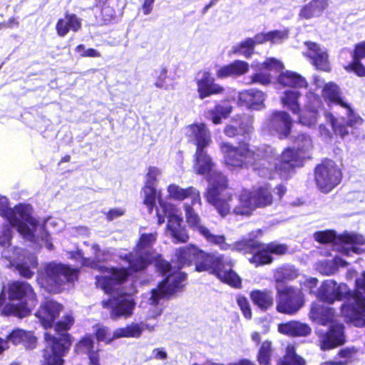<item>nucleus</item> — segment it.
I'll list each match as a JSON object with an SVG mask.
<instances>
[{"label": "nucleus", "instance_id": "nucleus-1", "mask_svg": "<svg viewBox=\"0 0 365 365\" xmlns=\"http://www.w3.org/2000/svg\"><path fill=\"white\" fill-rule=\"evenodd\" d=\"M219 148L223 156V163L234 170L255 168L267 158L264 147L252 146L245 141L239 142L237 145L230 142H222Z\"/></svg>", "mask_w": 365, "mask_h": 365}, {"label": "nucleus", "instance_id": "nucleus-2", "mask_svg": "<svg viewBox=\"0 0 365 365\" xmlns=\"http://www.w3.org/2000/svg\"><path fill=\"white\" fill-rule=\"evenodd\" d=\"M234 250L244 255L250 254L248 262L255 267L271 264L273 255L282 256L287 253L285 244L272 241L264 243L255 237L242 238L234 243Z\"/></svg>", "mask_w": 365, "mask_h": 365}, {"label": "nucleus", "instance_id": "nucleus-3", "mask_svg": "<svg viewBox=\"0 0 365 365\" xmlns=\"http://www.w3.org/2000/svg\"><path fill=\"white\" fill-rule=\"evenodd\" d=\"M79 274V268L61 262H50L39 271L37 280L48 292L59 294L63 291L66 284H74L78 279Z\"/></svg>", "mask_w": 365, "mask_h": 365}, {"label": "nucleus", "instance_id": "nucleus-4", "mask_svg": "<svg viewBox=\"0 0 365 365\" xmlns=\"http://www.w3.org/2000/svg\"><path fill=\"white\" fill-rule=\"evenodd\" d=\"M235 260L230 256L217 252H207L204 262L199 266L202 272L214 275L221 282L235 289L242 287V279L234 269Z\"/></svg>", "mask_w": 365, "mask_h": 365}, {"label": "nucleus", "instance_id": "nucleus-5", "mask_svg": "<svg viewBox=\"0 0 365 365\" xmlns=\"http://www.w3.org/2000/svg\"><path fill=\"white\" fill-rule=\"evenodd\" d=\"M32 212L33 207L30 204L19 203L14 207H10L8 203L0 204V216L24 238L31 239L34 237L29 225L35 226L38 221L32 216Z\"/></svg>", "mask_w": 365, "mask_h": 365}, {"label": "nucleus", "instance_id": "nucleus-6", "mask_svg": "<svg viewBox=\"0 0 365 365\" xmlns=\"http://www.w3.org/2000/svg\"><path fill=\"white\" fill-rule=\"evenodd\" d=\"M346 302L341 307V313L348 322L362 319L365 316V272L355 281L354 291L344 294Z\"/></svg>", "mask_w": 365, "mask_h": 365}, {"label": "nucleus", "instance_id": "nucleus-7", "mask_svg": "<svg viewBox=\"0 0 365 365\" xmlns=\"http://www.w3.org/2000/svg\"><path fill=\"white\" fill-rule=\"evenodd\" d=\"M343 173L335 161L324 158L314 168V179L317 188L324 194H328L341 182Z\"/></svg>", "mask_w": 365, "mask_h": 365}, {"label": "nucleus", "instance_id": "nucleus-8", "mask_svg": "<svg viewBox=\"0 0 365 365\" xmlns=\"http://www.w3.org/2000/svg\"><path fill=\"white\" fill-rule=\"evenodd\" d=\"M45 346L42 350V365H64L66 356L71 349L68 334L53 336L49 332H45Z\"/></svg>", "mask_w": 365, "mask_h": 365}, {"label": "nucleus", "instance_id": "nucleus-9", "mask_svg": "<svg viewBox=\"0 0 365 365\" xmlns=\"http://www.w3.org/2000/svg\"><path fill=\"white\" fill-rule=\"evenodd\" d=\"M305 157L301 155L294 147H286L280 153L273 172L281 179L289 180L296 173L297 168L304 166Z\"/></svg>", "mask_w": 365, "mask_h": 365}, {"label": "nucleus", "instance_id": "nucleus-10", "mask_svg": "<svg viewBox=\"0 0 365 365\" xmlns=\"http://www.w3.org/2000/svg\"><path fill=\"white\" fill-rule=\"evenodd\" d=\"M206 254L207 252L192 244L178 248L175 252V259H173V262L176 264L177 270L173 273L182 272L181 269L183 267H190L192 264H195V271L202 272L199 266L204 262Z\"/></svg>", "mask_w": 365, "mask_h": 365}, {"label": "nucleus", "instance_id": "nucleus-11", "mask_svg": "<svg viewBox=\"0 0 365 365\" xmlns=\"http://www.w3.org/2000/svg\"><path fill=\"white\" fill-rule=\"evenodd\" d=\"M192 205L191 203L190 205L185 204L184 206L185 219L188 226L191 229L197 230L208 243L217 245L221 250H227L228 245L226 243L225 235L212 234L209 228L201 225V219Z\"/></svg>", "mask_w": 365, "mask_h": 365}, {"label": "nucleus", "instance_id": "nucleus-12", "mask_svg": "<svg viewBox=\"0 0 365 365\" xmlns=\"http://www.w3.org/2000/svg\"><path fill=\"white\" fill-rule=\"evenodd\" d=\"M277 297L276 310L281 314L293 315L304 304L300 291L292 286L277 289Z\"/></svg>", "mask_w": 365, "mask_h": 365}, {"label": "nucleus", "instance_id": "nucleus-13", "mask_svg": "<svg viewBox=\"0 0 365 365\" xmlns=\"http://www.w3.org/2000/svg\"><path fill=\"white\" fill-rule=\"evenodd\" d=\"M187 274L186 272H175L164 277L158 284V287L152 290L150 299L155 304H158L161 299L181 291L185 284Z\"/></svg>", "mask_w": 365, "mask_h": 365}, {"label": "nucleus", "instance_id": "nucleus-14", "mask_svg": "<svg viewBox=\"0 0 365 365\" xmlns=\"http://www.w3.org/2000/svg\"><path fill=\"white\" fill-rule=\"evenodd\" d=\"M120 259L127 263L126 267H103L108 274H110L114 280L118 285L125 284L130 276L143 273L146 271L142 266L141 259L133 257L131 255H123L120 256Z\"/></svg>", "mask_w": 365, "mask_h": 365}, {"label": "nucleus", "instance_id": "nucleus-15", "mask_svg": "<svg viewBox=\"0 0 365 365\" xmlns=\"http://www.w3.org/2000/svg\"><path fill=\"white\" fill-rule=\"evenodd\" d=\"M157 236L156 232L141 234L133 250L125 254L143 260L142 267L147 270L152 264V256L154 255L152 247L157 240Z\"/></svg>", "mask_w": 365, "mask_h": 365}, {"label": "nucleus", "instance_id": "nucleus-16", "mask_svg": "<svg viewBox=\"0 0 365 365\" xmlns=\"http://www.w3.org/2000/svg\"><path fill=\"white\" fill-rule=\"evenodd\" d=\"M318 345L322 351L335 349L346 342L344 326L341 323L331 324L325 332L318 334Z\"/></svg>", "mask_w": 365, "mask_h": 365}, {"label": "nucleus", "instance_id": "nucleus-17", "mask_svg": "<svg viewBox=\"0 0 365 365\" xmlns=\"http://www.w3.org/2000/svg\"><path fill=\"white\" fill-rule=\"evenodd\" d=\"M293 120L285 110H274L268 118L269 128L275 132L279 139L288 138L292 133Z\"/></svg>", "mask_w": 365, "mask_h": 365}, {"label": "nucleus", "instance_id": "nucleus-18", "mask_svg": "<svg viewBox=\"0 0 365 365\" xmlns=\"http://www.w3.org/2000/svg\"><path fill=\"white\" fill-rule=\"evenodd\" d=\"M63 305L53 299H46L36 312L42 327L46 329L51 328L55 320L58 317L63 309Z\"/></svg>", "mask_w": 365, "mask_h": 365}, {"label": "nucleus", "instance_id": "nucleus-19", "mask_svg": "<svg viewBox=\"0 0 365 365\" xmlns=\"http://www.w3.org/2000/svg\"><path fill=\"white\" fill-rule=\"evenodd\" d=\"M104 309H110V317L113 320H117L121 317L128 318L133 314L135 303L126 298L110 297L101 302Z\"/></svg>", "mask_w": 365, "mask_h": 365}, {"label": "nucleus", "instance_id": "nucleus-20", "mask_svg": "<svg viewBox=\"0 0 365 365\" xmlns=\"http://www.w3.org/2000/svg\"><path fill=\"white\" fill-rule=\"evenodd\" d=\"M187 137L196 149H204L212 143L210 132L205 123H195L187 126Z\"/></svg>", "mask_w": 365, "mask_h": 365}, {"label": "nucleus", "instance_id": "nucleus-21", "mask_svg": "<svg viewBox=\"0 0 365 365\" xmlns=\"http://www.w3.org/2000/svg\"><path fill=\"white\" fill-rule=\"evenodd\" d=\"M196 84L197 91L200 99L222 94L225 92V88L215 83V78L208 71L202 72L201 78L196 81Z\"/></svg>", "mask_w": 365, "mask_h": 365}, {"label": "nucleus", "instance_id": "nucleus-22", "mask_svg": "<svg viewBox=\"0 0 365 365\" xmlns=\"http://www.w3.org/2000/svg\"><path fill=\"white\" fill-rule=\"evenodd\" d=\"M206 202L212 205L222 217H225L232 212V201L233 195L230 192H215L204 195Z\"/></svg>", "mask_w": 365, "mask_h": 365}, {"label": "nucleus", "instance_id": "nucleus-23", "mask_svg": "<svg viewBox=\"0 0 365 365\" xmlns=\"http://www.w3.org/2000/svg\"><path fill=\"white\" fill-rule=\"evenodd\" d=\"M322 106V102L318 96L308 100L303 109L300 108V113L298 115V123L310 127L314 125L319 118V109Z\"/></svg>", "mask_w": 365, "mask_h": 365}, {"label": "nucleus", "instance_id": "nucleus-24", "mask_svg": "<svg viewBox=\"0 0 365 365\" xmlns=\"http://www.w3.org/2000/svg\"><path fill=\"white\" fill-rule=\"evenodd\" d=\"M304 44L309 51L308 56L317 69L324 72H330L331 67L327 51L321 49L319 44L315 42L306 41Z\"/></svg>", "mask_w": 365, "mask_h": 365}, {"label": "nucleus", "instance_id": "nucleus-25", "mask_svg": "<svg viewBox=\"0 0 365 365\" xmlns=\"http://www.w3.org/2000/svg\"><path fill=\"white\" fill-rule=\"evenodd\" d=\"M250 70V65L242 60H234L232 62L219 66L216 70V77L218 79L238 78L244 76Z\"/></svg>", "mask_w": 365, "mask_h": 365}, {"label": "nucleus", "instance_id": "nucleus-26", "mask_svg": "<svg viewBox=\"0 0 365 365\" xmlns=\"http://www.w3.org/2000/svg\"><path fill=\"white\" fill-rule=\"evenodd\" d=\"M182 217L180 215L175 214L168 215L166 227L175 244L186 243L190 239L185 227L182 225Z\"/></svg>", "mask_w": 365, "mask_h": 365}, {"label": "nucleus", "instance_id": "nucleus-27", "mask_svg": "<svg viewBox=\"0 0 365 365\" xmlns=\"http://www.w3.org/2000/svg\"><path fill=\"white\" fill-rule=\"evenodd\" d=\"M168 192L170 198L175 200L182 201L186 198L190 197L192 205L197 204L200 206L202 205L200 192L192 186L181 188L178 185L171 184L168 187Z\"/></svg>", "mask_w": 365, "mask_h": 365}, {"label": "nucleus", "instance_id": "nucleus-28", "mask_svg": "<svg viewBox=\"0 0 365 365\" xmlns=\"http://www.w3.org/2000/svg\"><path fill=\"white\" fill-rule=\"evenodd\" d=\"M215 167L211 156L207 153L206 148L195 149L193 155L192 168L194 173L200 175H207Z\"/></svg>", "mask_w": 365, "mask_h": 365}, {"label": "nucleus", "instance_id": "nucleus-29", "mask_svg": "<svg viewBox=\"0 0 365 365\" xmlns=\"http://www.w3.org/2000/svg\"><path fill=\"white\" fill-rule=\"evenodd\" d=\"M351 60L344 66L346 71H356L365 75V65L362 60L365 58V41L356 43L351 52Z\"/></svg>", "mask_w": 365, "mask_h": 365}, {"label": "nucleus", "instance_id": "nucleus-30", "mask_svg": "<svg viewBox=\"0 0 365 365\" xmlns=\"http://www.w3.org/2000/svg\"><path fill=\"white\" fill-rule=\"evenodd\" d=\"M82 27L81 20L76 14L65 12L64 17L57 20L56 31L61 37H64L70 31L78 32Z\"/></svg>", "mask_w": 365, "mask_h": 365}, {"label": "nucleus", "instance_id": "nucleus-31", "mask_svg": "<svg viewBox=\"0 0 365 365\" xmlns=\"http://www.w3.org/2000/svg\"><path fill=\"white\" fill-rule=\"evenodd\" d=\"M322 96L328 106L337 105L341 108L348 107V103L344 101L341 88L335 82L330 81L324 85Z\"/></svg>", "mask_w": 365, "mask_h": 365}, {"label": "nucleus", "instance_id": "nucleus-32", "mask_svg": "<svg viewBox=\"0 0 365 365\" xmlns=\"http://www.w3.org/2000/svg\"><path fill=\"white\" fill-rule=\"evenodd\" d=\"M250 297L252 303L262 312H266L274 307V297L271 289H253L250 293Z\"/></svg>", "mask_w": 365, "mask_h": 365}, {"label": "nucleus", "instance_id": "nucleus-33", "mask_svg": "<svg viewBox=\"0 0 365 365\" xmlns=\"http://www.w3.org/2000/svg\"><path fill=\"white\" fill-rule=\"evenodd\" d=\"M277 329L279 333L292 337L307 336L312 331L308 324L294 320L279 324Z\"/></svg>", "mask_w": 365, "mask_h": 365}, {"label": "nucleus", "instance_id": "nucleus-34", "mask_svg": "<svg viewBox=\"0 0 365 365\" xmlns=\"http://www.w3.org/2000/svg\"><path fill=\"white\" fill-rule=\"evenodd\" d=\"M309 316L312 322H316L320 325L326 326L329 323L334 324L335 314L333 308L313 303L311 306Z\"/></svg>", "mask_w": 365, "mask_h": 365}, {"label": "nucleus", "instance_id": "nucleus-35", "mask_svg": "<svg viewBox=\"0 0 365 365\" xmlns=\"http://www.w3.org/2000/svg\"><path fill=\"white\" fill-rule=\"evenodd\" d=\"M250 193L255 209L264 208L270 206L273 202L272 188L267 183L252 191L250 190Z\"/></svg>", "mask_w": 365, "mask_h": 365}, {"label": "nucleus", "instance_id": "nucleus-36", "mask_svg": "<svg viewBox=\"0 0 365 365\" xmlns=\"http://www.w3.org/2000/svg\"><path fill=\"white\" fill-rule=\"evenodd\" d=\"M328 7L329 0H311L301 7L299 17L305 20L319 17Z\"/></svg>", "mask_w": 365, "mask_h": 365}, {"label": "nucleus", "instance_id": "nucleus-37", "mask_svg": "<svg viewBox=\"0 0 365 365\" xmlns=\"http://www.w3.org/2000/svg\"><path fill=\"white\" fill-rule=\"evenodd\" d=\"M242 106L249 108L259 109L264 101V93L257 89H248L241 91L238 96Z\"/></svg>", "mask_w": 365, "mask_h": 365}, {"label": "nucleus", "instance_id": "nucleus-38", "mask_svg": "<svg viewBox=\"0 0 365 365\" xmlns=\"http://www.w3.org/2000/svg\"><path fill=\"white\" fill-rule=\"evenodd\" d=\"M207 182L209 186L207 187L204 195L211 194V192H223L229 187V180L227 177L220 170H212L207 175Z\"/></svg>", "mask_w": 365, "mask_h": 365}, {"label": "nucleus", "instance_id": "nucleus-39", "mask_svg": "<svg viewBox=\"0 0 365 365\" xmlns=\"http://www.w3.org/2000/svg\"><path fill=\"white\" fill-rule=\"evenodd\" d=\"M277 82L282 87L292 88H307L309 86L307 80L303 76L290 71L281 72L277 76Z\"/></svg>", "mask_w": 365, "mask_h": 365}, {"label": "nucleus", "instance_id": "nucleus-40", "mask_svg": "<svg viewBox=\"0 0 365 365\" xmlns=\"http://www.w3.org/2000/svg\"><path fill=\"white\" fill-rule=\"evenodd\" d=\"M9 342L17 346L23 344L27 349H33L36 346V338L29 331L21 329H15L6 336Z\"/></svg>", "mask_w": 365, "mask_h": 365}, {"label": "nucleus", "instance_id": "nucleus-41", "mask_svg": "<svg viewBox=\"0 0 365 365\" xmlns=\"http://www.w3.org/2000/svg\"><path fill=\"white\" fill-rule=\"evenodd\" d=\"M255 210L250 190H245L237 196V204L233 206L232 213L235 215L250 216Z\"/></svg>", "mask_w": 365, "mask_h": 365}, {"label": "nucleus", "instance_id": "nucleus-42", "mask_svg": "<svg viewBox=\"0 0 365 365\" xmlns=\"http://www.w3.org/2000/svg\"><path fill=\"white\" fill-rule=\"evenodd\" d=\"M78 346L88 355L90 365H101L100 349H95V343L92 336L88 334L82 337L78 341Z\"/></svg>", "mask_w": 365, "mask_h": 365}, {"label": "nucleus", "instance_id": "nucleus-43", "mask_svg": "<svg viewBox=\"0 0 365 365\" xmlns=\"http://www.w3.org/2000/svg\"><path fill=\"white\" fill-rule=\"evenodd\" d=\"M302 96L301 92L296 90H286L280 98L283 107L287 108L293 114L300 113L301 104L299 98Z\"/></svg>", "mask_w": 365, "mask_h": 365}, {"label": "nucleus", "instance_id": "nucleus-44", "mask_svg": "<svg viewBox=\"0 0 365 365\" xmlns=\"http://www.w3.org/2000/svg\"><path fill=\"white\" fill-rule=\"evenodd\" d=\"M4 303V297L3 293L0 294V307L3 306ZM31 310L27 308L25 304H14L12 303H8L5 304L2 309L0 310V314L4 316H14L19 318H24L30 314Z\"/></svg>", "mask_w": 365, "mask_h": 365}, {"label": "nucleus", "instance_id": "nucleus-45", "mask_svg": "<svg viewBox=\"0 0 365 365\" xmlns=\"http://www.w3.org/2000/svg\"><path fill=\"white\" fill-rule=\"evenodd\" d=\"M8 293L10 299H21L26 296L34 294V289L27 282L15 281L9 285Z\"/></svg>", "mask_w": 365, "mask_h": 365}, {"label": "nucleus", "instance_id": "nucleus-46", "mask_svg": "<svg viewBox=\"0 0 365 365\" xmlns=\"http://www.w3.org/2000/svg\"><path fill=\"white\" fill-rule=\"evenodd\" d=\"M292 143L296 145L295 150L305 157V159H310L311 156L308 155V153L313 148V143L311 137L304 133H299L292 137Z\"/></svg>", "mask_w": 365, "mask_h": 365}, {"label": "nucleus", "instance_id": "nucleus-47", "mask_svg": "<svg viewBox=\"0 0 365 365\" xmlns=\"http://www.w3.org/2000/svg\"><path fill=\"white\" fill-rule=\"evenodd\" d=\"M319 297L323 302L332 304L336 300H341L344 295H343L339 287L335 288L334 286L324 282L319 289Z\"/></svg>", "mask_w": 365, "mask_h": 365}, {"label": "nucleus", "instance_id": "nucleus-48", "mask_svg": "<svg viewBox=\"0 0 365 365\" xmlns=\"http://www.w3.org/2000/svg\"><path fill=\"white\" fill-rule=\"evenodd\" d=\"M152 264H154L156 272L165 277L177 270L176 264H174L173 260H166L161 254L152 256Z\"/></svg>", "mask_w": 365, "mask_h": 365}, {"label": "nucleus", "instance_id": "nucleus-49", "mask_svg": "<svg viewBox=\"0 0 365 365\" xmlns=\"http://www.w3.org/2000/svg\"><path fill=\"white\" fill-rule=\"evenodd\" d=\"M142 325L132 322L124 327H120L114 330V338H139L143 333Z\"/></svg>", "mask_w": 365, "mask_h": 365}, {"label": "nucleus", "instance_id": "nucleus-50", "mask_svg": "<svg viewBox=\"0 0 365 365\" xmlns=\"http://www.w3.org/2000/svg\"><path fill=\"white\" fill-rule=\"evenodd\" d=\"M277 365H306L304 359L297 354L296 348L292 344L287 346L285 354L280 359Z\"/></svg>", "mask_w": 365, "mask_h": 365}, {"label": "nucleus", "instance_id": "nucleus-51", "mask_svg": "<svg viewBox=\"0 0 365 365\" xmlns=\"http://www.w3.org/2000/svg\"><path fill=\"white\" fill-rule=\"evenodd\" d=\"M255 47L251 37L246 38L232 46L231 53L241 55L246 58H250L255 53Z\"/></svg>", "mask_w": 365, "mask_h": 365}, {"label": "nucleus", "instance_id": "nucleus-52", "mask_svg": "<svg viewBox=\"0 0 365 365\" xmlns=\"http://www.w3.org/2000/svg\"><path fill=\"white\" fill-rule=\"evenodd\" d=\"M142 190L144 195L143 202L147 207L148 212L151 213L155 206L156 200L161 197L160 192H158L155 187L145 185Z\"/></svg>", "mask_w": 365, "mask_h": 365}, {"label": "nucleus", "instance_id": "nucleus-53", "mask_svg": "<svg viewBox=\"0 0 365 365\" xmlns=\"http://www.w3.org/2000/svg\"><path fill=\"white\" fill-rule=\"evenodd\" d=\"M74 319L73 317L70 315H66L63 317V319L56 322L54 325V329L56 332V334H51L53 336H58L63 334H68L69 339L71 341V346L72 345V336L67 332L73 326Z\"/></svg>", "mask_w": 365, "mask_h": 365}, {"label": "nucleus", "instance_id": "nucleus-54", "mask_svg": "<svg viewBox=\"0 0 365 365\" xmlns=\"http://www.w3.org/2000/svg\"><path fill=\"white\" fill-rule=\"evenodd\" d=\"M96 284L98 287H100L107 294H112L116 286H119L114 280L110 274L109 275H98L96 277Z\"/></svg>", "mask_w": 365, "mask_h": 365}, {"label": "nucleus", "instance_id": "nucleus-55", "mask_svg": "<svg viewBox=\"0 0 365 365\" xmlns=\"http://www.w3.org/2000/svg\"><path fill=\"white\" fill-rule=\"evenodd\" d=\"M272 342L269 340L264 341L259 349L257 359L260 365H269L272 356Z\"/></svg>", "mask_w": 365, "mask_h": 365}, {"label": "nucleus", "instance_id": "nucleus-56", "mask_svg": "<svg viewBox=\"0 0 365 365\" xmlns=\"http://www.w3.org/2000/svg\"><path fill=\"white\" fill-rule=\"evenodd\" d=\"M94 335L98 341H103L106 344H109L115 339H117V338H114V332L113 334H110L108 327L97 324L94 326Z\"/></svg>", "mask_w": 365, "mask_h": 365}, {"label": "nucleus", "instance_id": "nucleus-57", "mask_svg": "<svg viewBox=\"0 0 365 365\" xmlns=\"http://www.w3.org/2000/svg\"><path fill=\"white\" fill-rule=\"evenodd\" d=\"M297 276V274L294 270L282 267L276 269L274 279L277 284H283L287 281L293 280Z\"/></svg>", "mask_w": 365, "mask_h": 365}, {"label": "nucleus", "instance_id": "nucleus-58", "mask_svg": "<svg viewBox=\"0 0 365 365\" xmlns=\"http://www.w3.org/2000/svg\"><path fill=\"white\" fill-rule=\"evenodd\" d=\"M336 237L337 235L336 232L332 230L317 231L314 233V240L322 245H327L329 243H334L336 245Z\"/></svg>", "mask_w": 365, "mask_h": 365}, {"label": "nucleus", "instance_id": "nucleus-59", "mask_svg": "<svg viewBox=\"0 0 365 365\" xmlns=\"http://www.w3.org/2000/svg\"><path fill=\"white\" fill-rule=\"evenodd\" d=\"M330 123L333 132L336 135H339L341 138H344L349 135V125L346 123L338 122L337 119L332 115H331Z\"/></svg>", "mask_w": 365, "mask_h": 365}, {"label": "nucleus", "instance_id": "nucleus-60", "mask_svg": "<svg viewBox=\"0 0 365 365\" xmlns=\"http://www.w3.org/2000/svg\"><path fill=\"white\" fill-rule=\"evenodd\" d=\"M236 302L244 317L247 319H251L252 317V312L247 297L244 295L239 294L236 297Z\"/></svg>", "mask_w": 365, "mask_h": 365}, {"label": "nucleus", "instance_id": "nucleus-61", "mask_svg": "<svg viewBox=\"0 0 365 365\" xmlns=\"http://www.w3.org/2000/svg\"><path fill=\"white\" fill-rule=\"evenodd\" d=\"M361 236L354 233L344 232L336 237V245L344 244V245H356L361 244Z\"/></svg>", "mask_w": 365, "mask_h": 365}, {"label": "nucleus", "instance_id": "nucleus-62", "mask_svg": "<svg viewBox=\"0 0 365 365\" xmlns=\"http://www.w3.org/2000/svg\"><path fill=\"white\" fill-rule=\"evenodd\" d=\"M268 41L272 43H278L288 38L289 30L285 29L283 30H273L267 32Z\"/></svg>", "mask_w": 365, "mask_h": 365}, {"label": "nucleus", "instance_id": "nucleus-63", "mask_svg": "<svg viewBox=\"0 0 365 365\" xmlns=\"http://www.w3.org/2000/svg\"><path fill=\"white\" fill-rule=\"evenodd\" d=\"M347 110V121L346 123L350 128H356L358 125H360L363 123V118L356 114L354 109L351 108L349 103H348V107H343Z\"/></svg>", "mask_w": 365, "mask_h": 365}, {"label": "nucleus", "instance_id": "nucleus-64", "mask_svg": "<svg viewBox=\"0 0 365 365\" xmlns=\"http://www.w3.org/2000/svg\"><path fill=\"white\" fill-rule=\"evenodd\" d=\"M271 83V76L269 73L264 72H257L250 76V84H260L268 86Z\"/></svg>", "mask_w": 365, "mask_h": 365}]
</instances>
